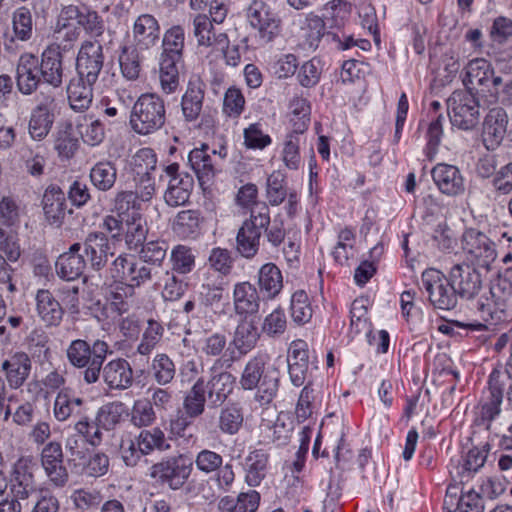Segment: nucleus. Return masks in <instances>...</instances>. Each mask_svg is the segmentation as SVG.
<instances>
[{
    "instance_id": "1",
    "label": "nucleus",
    "mask_w": 512,
    "mask_h": 512,
    "mask_svg": "<svg viewBox=\"0 0 512 512\" xmlns=\"http://www.w3.org/2000/svg\"><path fill=\"white\" fill-rule=\"evenodd\" d=\"M239 385L244 391L256 390L254 400L260 406L269 405L279 389V372L270 365V357L266 353H257L245 364Z\"/></svg>"
},
{
    "instance_id": "2",
    "label": "nucleus",
    "mask_w": 512,
    "mask_h": 512,
    "mask_svg": "<svg viewBox=\"0 0 512 512\" xmlns=\"http://www.w3.org/2000/svg\"><path fill=\"white\" fill-rule=\"evenodd\" d=\"M351 12L352 5L346 0H331L326 3L324 17L328 24L327 41L339 51H346L356 46L367 50L370 48V42L355 38L347 28Z\"/></svg>"
},
{
    "instance_id": "3",
    "label": "nucleus",
    "mask_w": 512,
    "mask_h": 512,
    "mask_svg": "<svg viewBox=\"0 0 512 512\" xmlns=\"http://www.w3.org/2000/svg\"><path fill=\"white\" fill-rule=\"evenodd\" d=\"M112 353L107 342L97 339L92 344L75 339L66 348V358L75 368L83 369V381L90 385L99 381L102 365Z\"/></svg>"
},
{
    "instance_id": "4",
    "label": "nucleus",
    "mask_w": 512,
    "mask_h": 512,
    "mask_svg": "<svg viewBox=\"0 0 512 512\" xmlns=\"http://www.w3.org/2000/svg\"><path fill=\"white\" fill-rule=\"evenodd\" d=\"M166 122L164 99L155 93H144L135 101L129 119L131 129L139 135H150Z\"/></svg>"
},
{
    "instance_id": "5",
    "label": "nucleus",
    "mask_w": 512,
    "mask_h": 512,
    "mask_svg": "<svg viewBox=\"0 0 512 512\" xmlns=\"http://www.w3.org/2000/svg\"><path fill=\"white\" fill-rule=\"evenodd\" d=\"M477 310L485 322L504 321L512 310V282L507 278L492 282L489 291L477 301Z\"/></svg>"
},
{
    "instance_id": "6",
    "label": "nucleus",
    "mask_w": 512,
    "mask_h": 512,
    "mask_svg": "<svg viewBox=\"0 0 512 512\" xmlns=\"http://www.w3.org/2000/svg\"><path fill=\"white\" fill-rule=\"evenodd\" d=\"M192 471V459L184 454H178L165 457L161 461L154 463L150 467L149 476L175 491L185 485Z\"/></svg>"
},
{
    "instance_id": "7",
    "label": "nucleus",
    "mask_w": 512,
    "mask_h": 512,
    "mask_svg": "<svg viewBox=\"0 0 512 512\" xmlns=\"http://www.w3.org/2000/svg\"><path fill=\"white\" fill-rule=\"evenodd\" d=\"M450 122L461 130L475 128L480 120V104L470 89L456 90L447 100Z\"/></svg>"
},
{
    "instance_id": "8",
    "label": "nucleus",
    "mask_w": 512,
    "mask_h": 512,
    "mask_svg": "<svg viewBox=\"0 0 512 512\" xmlns=\"http://www.w3.org/2000/svg\"><path fill=\"white\" fill-rule=\"evenodd\" d=\"M269 221V209L263 205L260 211H251L236 235V251L246 259L254 258L260 247V239L265 223Z\"/></svg>"
},
{
    "instance_id": "9",
    "label": "nucleus",
    "mask_w": 512,
    "mask_h": 512,
    "mask_svg": "<svg viewBox=\"0 0 512 512\" xmlns=\"http://www.w3.org/2000/svg\"><path fill=\"white\" fill-rule=\"evenodd\" d=\"M422 287L428 293L430 303L437 309H454L458 302V295L452 287L449 277L441 271L429 268L421 276Z\"/></svg>"
},
{
    "instance_id": "10",
    "label": "nucleus",
    "mask_w": 512,
    "mask_h": 512,
    "mask_svg": "<svg viewBox=\"0 0 512 512\" xmlns=\"http://www.w3.org/2000/svg\"><path fill=\"white\" fill-rule=\"evenodd\" d=\"M462 249L468 261L489 270L497 258L495 243L482 231L467 228L461 237Z\"/></svg>"
},
{
    "instance_id": "11",
    "label": "nucleus",
    "mask_w": 512,
    "mask_h": 512,
    "mask_svg": "<svg viewBox=\"0 0 512 512\" xmlns=\"http://www.w3.org/2000/svg\"><path fill=\"white\" fill-rule=\"evenodd\" d=\"M246 17L263 43L273 41L281 32V19L263 0H253L246 9Z\"/></svg>"
},
{
    "instance_id": "12",
    "label": "nucleus",
    "mask_w": 512,
    "mask_h": 512,
    "mask_svg": "<svg viewBox=\"0 0 512 512\" xmlns=\"http://www.w3.org/2000/svg\"><path fill=\"white\" fill-rule=\"evenodd\" d=\"M103 46L97 40L82 42L76 58V71L79 78L88 83H96L104 66Z\"/></svg>"
},
{
    "instance_id": "13",
    "label": "nucleus",
    "mask_w": 512,
    "mask_h": 512,
    "mask_svg": "<svg viewBox=\"0 0 512 512\" xmlns=\"http://www.w3.org/2000/svg\"><path fill=\"white\" fill-rule=\"evenodd\" d=\"M179 168L178 163H171L163 169L165 177L168 178L164 200L170 207L186 204L194 186L193 177L187 172H180Z\"/></svg>"
},
{
    "instance_id": "14",
    "label": "nucleus",
    "mask_w": 512,
    "mask_h": 512,
    "mask_svg": "<svg viewBox=\"0 0 512 512\" xmlns=\"http://www.w3.org/2000/svg\"><path fill=\"white\" fill-rule=\"evenodd\" d=\"M40 463L52 486L56 488L66 486L69 473L64 465V453L60 442L50 441L42 448Z\"/></svg>"
},
{
    "instance_id": "15",
    "label": "nucleus",
    "mask_w": 512,
    "mask_h": 512,
    "mask_svg": "<svg viewBox=\"0 0 512 512\" xmlns=\"http://www.w3.org/2000/svg\"><path fill=\"white\" fill-rule=\"evenodd\" d=\"M111 274L133 287H140L152 278L151 269L131 254H120L112 262Z\"/></svg>"
},
{
    "instance_id": "16",
    "label": "nucleus",
    "mask_w": 512,
    "mask_h": 512,
    "mask_svg": "<svg viewBox=\"0 0 512 512\" xmlns=\"http://www.w3.org/2000/svg\"><path fill=\"white\" fill-rule=\"evenodd\" d=\"M34 460L31 456H20L9 471V486L12 495L28 499L36 491Z\"/></svg>"
},
{
    "instance_id": "17",
    "label": "nucleus",
    "mask_w": 512,
    "mask_h": 512,
    "mask_svg": "<svg viewBox=\"0 0 512 512\" xmlns=\"http://www.w3.org/2000/svg\"><path fill=\"white\" fill-rule=\"evenodd\" d=\"M475 266L471 263H459L453 265L449 271L452 287L461 298L472 299L482 288V277Z\"/></svg>"
},
{
    "instance_id": "18",
    "label": "nucleus",
    "mask_w": 512,
    "mask_h": 512,
    "mask_svg": "<svg viewBox=\"0 0 512 512\" xmlns=\"http://www.w3.org/2000/svg\"><path fill=\"white\" fill-rule=\"evenodd\" d=\"M100 378L110 390L124 391L133 386L134 371L126 359L115 358L102 365Z\"/></svg>"
},
{
    "instance_id": "19",
    "label": "nucleus",
    "mask_w": 512,
    "mask_h": 512,
    "mask_svg": "<svg viewBox=\"0 0 512 512\" xmlns=\"http://www.w3.org/2000/svg\"><path fill=\"white\" fill-rule=\"evenodd\" d=\"M43 77L40 74L39 58L32 53H23L18 60L16 67V84L23 95L34 93Z\"/></svg>"
},
{
    "instance_id": "20",
    "label": "nucleus",
    "mask_w": 512,
    "mask_h": 512,
    "mask_svg": "<svg viewBox=\"0 0 512 512\" xmlns=\"http://www.w3.org/2000/svg\"><path fill=\"white\" fill-rule=\"evenodd\" d=\"M501 373L492 371L488 380V387L483 392L480 401V418L489 426L501 413L503 401V383L500 380Z\"/></svg>"
},
{
    "instance_id": "21",
    "label": "nucleus",
    "mask_w": 512,
    "mask_h": 512,
    "mask_svg": "<svg viewBox=\"0 0 512 512\" xmlns=\"http://www.w3.org/2000/svg\"><path fill=\"white\" fill-rule=\"evenodd\" d=\"M42 209L48 224L57 228L62 226L67 213H71L66 194L57 185H50L45 189L42 197Z\"/></svg>"
},
{
    "instance_id": "22",
    "label": "nucleus",
    "mask_w": 512,
    "mask_h": 512,
    "mask_svg": "<svg viewBox=\"0 0 512 512\" xmlns=\"http://www.w3.org/2000/svg\"><path fill=\"white\" fill-rule=\"evenodd\" d=\"M508 115L502 107L489 110L484 118L482 138L488 150H495L507 133Z\"/></svg>"
},
{
    "instance_id": "23",
    "label": "nucleus",
    "mask_w": 512,
    "mask_h": 512,
    "mask_svg": "<svg viewBox=\"0 0 512 512\" xmlns=\"http://www.w3.org/2000/svg\"><path fill=\"white\" fill-rule=\"evenodd\" d=\"M287 362L292 384L296 387L302 386L309 370V348L304 340L297 339L291 342Z\"/></svg>"
},
{
    "instance_id": "24",
    "label": "nucleus",
    "mask_w": 512,
    "mask_h": 512,
    "mask_svg": "<svg viewBox=\"0 0 512 512\" xmlns=\"http://www.w3.org/2000/svg\"><path fill=\"white\" fill-rule=\"evenodd\" d=\"M466 78L463 80L465 85L481 86L488 88L493 87V92H499V86L502 84V78L494 75V70L487 60L483 58H475L468 62L466 68Z\"/></svg>"
},
{
    "instance_id": "25",
    "label": "nucleus",
    "mask_w": 512,
    "mask_h": 512,
    "mask_svg": "<svg viewBox=\"0 0 512 512\" xmlns=\"http://www.w3.org/2000/svg\"><path fill=\"white\" fill-rule=\"evenodd\" d=\"M39 64L43 83L54 88L60 87L64 77L63 55L60 47L57 45L47 46L41 54Z\"/></svg>"
},
{
    "instance_id": "26",
    "label": "nucleus",
    "mask_w": 512,
    "mask_h": 512,
    "mask_svg": "<svg viewBox=\"0 0 512 512\" xmlns=\"http://www.w3.org/2000/svg\"><path fill=\"white\" fill-rule=\"evenodd\" d=\"M1 369L11 389L20 388L28 379L32 362L25 352H14L9 354L2 362Z\"/></svg>"
},
{
    "instance_id": "27",
    "label": "nucleus",
    "mask_w": 512,
    "mask_h": 512,
    "mask_svg": "<svg viewBox=\"0 0 512 512\" xmlns=\"http://www.w3.org/2000/svg\"><path fill=\"white\" fill-rule=\"evenodd\" d=\"M206 84L198 76L190 78L181 99V109L187 122L196 121L203 109Z\"/></svg>"
},
{
    "instance_id": "28",
    "label": "nucleus",
    "mask_w": 512,
    "mask_h": 512,
    "mask_svg": "<svg viewBox=\"0 0 512 512\" xmlns=\"http://www.w3.org/2000/svg\"><path fill=\"white\" fill-rule=\"evenodd\" d=\"M431 174L433 181L443 194L456 196L464 192V179L456 166L439 163L432 169Z\"/></svg>"
},
{
    "instance_id": "29",
    "label": "nucleus",
    "mask_w": 512,
    "mask_h": 512,
    "mask_svg": "<svg viewBox=\"0 0 512 512\" xmlns=\"http://www.w3.org/2000/svg\"><path fill=\"white\" fill-rule=\"evenodd\" d=\"M81 243L72 244L67 252L61 254L56 263L55 270L57 275L66 281H74L78 279L84 272L86 260L80 254Z\"/></svg>"
},
{
    "instance_id": "30",
    "label": "nucleus",
    "mask_w": 512,
    "mask_h": 512,
    "mask_svg": "<svg viewBox=\"0 0 512 512\" xmlns=\"http://www.w3.org/2000/svg\"><path fill=\"white\" fill-rule=\"evenodd\" d=\"M204 218L196 209L179 211L171 223L173 233L180 239H196L201 234Z\"/></svg>"
},
{
    "instance_id": "31",
    "label": "nucleus",
    "mask_w": 512,
    "mask_h": 512,
    "mask_svg": "<svg viewBox=\"0 0 512 512\" xmlns=\"http://www.w3.org/2000/svg\"><path fill=\"white\" fill-rule=\"evenodd\" d=\"M132 32L136 47L146 50L157 44L160 25L153 15L142 14L135 20Z\"/></svg>"
},
{
    "instance_id": "32",
    "label": "nucleus",
    "mask_w": 512,
    "mask_h": 512,
    "mask_svg": "<svg viewBox=\"0 0 512 512\" xmlns=\"http://www.w3.org/2000/svg\"><path fill=\"white\" fill-rule=\"evenodd\" d=\"M81 249H83V253L93 269L100 270L105 266L110 246L108 238L104 233H89L81 244Z\"/></svg>"
},
{
    "instance_id": "33",
    "label": "nucleus",
    "mask_w": 512,
    "mask_h": 512,
    "mask_svg": "<svg viewBox=\"0 0 512 512\" xmlns=\"http://www.w3.org/2000/svg\"><path fill=\"white\" fill-rule=\"evenodd\" d=\"M236 378L228 371L212 373L205 390L207 397L214 406L222 405L233 393Z\"/></svg>"
},
{
    "instance_id": "34",
    "label": "nucleus",
    "mask_w": 512,
    "mask_h": 512,
    "mask_svg": "<svg viewBox=\"0 0 512 512\" xmlns=\"http://www.w3.org/2000/svg\"><path fill=\"white\" fill-rule=\"evenodd\" d=\"M233 304L238 315L256 314L260 307V296L255 286L248 281L236 283Z\"/></svg>"
},
{
    "instance_id": "35",
    "label": "nucleus",
    "mask_w": 512,
    "mask_h": 512,
    "mask_svg": "<svg viewBox=\"0 0 512 512\" xmlns=\"http://www.w3.org/2000/svg\"><path fill=\"white\" fill-rule=\"evenodd\" d=\"M35 301L37 314L47 326H58L61 323L64 310L49 290L39 289Z\"/></svg>"
},
{
    "instance_id": "36",
    "label": "nucleus",
    "mask_w": 512,
    "mask_h": 512,
    "mask_svg": "<svg viewBox=\"0 0 512 512\" xmlns=\"http://www.w3.org/2000/svg\"><path fill=\"white\" fill-rule=\"evenodd\" d=\"M257 284L264 298L275 299L283 289V275L279 267L272 262L262 265L258 271Z\"/></svg>"
},
{
    "instance_id": "37",
    "label": "nucleus",
    "mask_w": 512,
    "mask_h": 512,
    "mask_svg": "<svg viewBox=\"0 0 512 512\" xmlns=\"http://www.w3.org/2000/svg\"><path fill=\"white\" fill-rule=\"evenodd\" d=\"M85 79L74 77L67 86L69 106L75 112H85L93 101V85Z\"/></svg>"
},
{
    "instance_id": "38",
    "label": "nucleus",
    "mask_w": 512,
    "mask_h": 512,
    "mask_svg": "<svg viewBox=\"0 0 512 512\" xmlns=\"http://www.w3.org/2000/svg\"><path fill=\"white\" fill-rule=\"evenodd\" d=\"M84 400L77 396L71 389H61L54 401V417L60 421H66L72 416H79L82 413Z\"/></svg>"
},
{
    "instance_id": "39",
    "label": "nucleus",
    "mask_w": 512,
    "mask_h": 512,
    "mask_svg": "<svg viewBox=\"0 0 512 512\" xmlns=\"http://www.w3.org/2000/svg\"><path fill=\"white\" fill-rule=\"evenodd\" d=\"M193 28L199 46L225 47L227 45V35L225 33L216 34L212 21L207 15H196L193 19Z\"/></svg>"
},
{
    "instance_id": "40",
    "label": "nucleus",
    "mask_w": 512,
    "mask_h": 512,
    "mask_svg": "<svg viewBox=\"0 0 512 512\" xmlns=\"http://www.w3.org/2000/svg\"><path fill=\"white\" fill-rule=\"evenodd\" d=\"M261 496L256 490L241 492L236 498L222 497L217 505L219 512H256L260 505Z\"/></svg>"
},
{
    "instance_id": "41",
    "label": "nucleus",
    "mask_w": 512,
    "mask_h": 512,
    "mask_svg": "<svg viewBox=\"0 0 512 512\" xmlns=\"http://www.w3.org/2000/svg\"><path fill=\"white\" fill-rule=\"evenodd\" d=\"M490 448L491 446L488 442H483L478 446L472 447L462 456L457 467V473L460 476L461 482L467 481L472 473H476L484 466Z\"/></svg>"
},
{
    "instance_id": "42",
    "label": "nucleus",
    "mask_w": 512,
    "mask_h": 512,
    "mask_svg": "<svg viewBox=\"0 0 512 512\" xmlns=\"http://www.w3.org/2000/svg\"><path fill=\"white\" fill-rule=\"evenodd\" d=\"M302 142L303 133L288 132L285 135L280 156L286 169L297 171L303 165L300 152Z\"/></svg>"
},
{
    "instance_id": "43",
    "label": "nucleus",
    "mask_w": 512,
    "mask_h": 512,
    "mask_svg": "<svg viewBox=\"0 0 512 512\" xmlns=\"http://www.w3.org/2000/svg\"><path fill=\"white\" fill-rule=\"evenodd\" d=\"M188 162L201 184L209 182L216 173L207 145L193 149L188 155Z\"/></svg>"
},
{
    "instance_id": "44",
    "label": "nucleus",
    "mask_w": 512,
    "mask_h": 512,
    "mask_svg": "<svg viewBox=\"0 0 512 512\" xmlns=\"http://www.w3.org/2000/svg\"><path fill=\"white\" fill-rule=\"evenodd\" d=\"M259 332L251 320H242L236 327L231 345L240 356L248 354L257 344Z\"/></svg>"
},
{
    "instance_id": "45",
    "label": "nucleus",
    "mask_w": 512,
    "mask_h": 512,
    "mask_svg": "<svg viewBox=\"0 0 512 512\" xmlns=\"http://www.w3.org/2000/svg\"><path fill=\"white\" fill-rule=\"evenodd\" d=\"M207 394L204 378H198L183 397V410L192 418H198L205 412Z\"/></svg>"
},
{
    "instance_id": "46",
    "label": "nucleus",
    "mask_w": 512,
    "mask_h": 512,
    "mask_svg": "<svg viewBox=\"0 0 512 512\" xmlns=\"http://www.w3.org/2000/svg\"><path fill=\"white\" fill-rule=\"evenodd\" d=\"M288 118L292 126L290 132L305 133L310 124V102L301 96H294L289 103Z\"/></svg>"
},
{
    "instance_id": "47",
    "label": "nucleus",
    "mask_w": 512,
    "mask_h": 512,
    "mask_svg": "<svg viewBox=\"0 0 512 512\" xmlns=\"http://www.w3.org/2000/svg\"><path fill=\"white\" fill-rule=\"evenodd\" d=\"M77 24L85 33L97 40L105 31V22L97 11L87 5H76Z\"/></svg>"
},
{
    "instance_id": "48",
    "label": "nucleus",
    "mask_w": 512,
    "mask_h": 512,
    "mask_svg": "<svg viewBox=\"0 0 512 512\" xmlns=\"http://www.w3.org/2000/svg\"><path fill=\"white\" fill-rule=\"evenodd\" d=\"M183 63L182 58L161 54L159 77L162 90L173 93L179 85V68Z\"/></svg>"
},
{
    "instance_id": "49",
    "label": "nucleus",
    "mask_w": 512,
    "mask_h": 512,
    "mask_svg": "<svg viewBox=\"0 0 512 512\" xmlns=\"http://www.w3.org/2000/svg\"><path fill=\"white\" fill-rule=\"evenodd\" d=\"M268 454L257 449L248 454L245 459V481L250 487L258 486L266 476Z\"/></svg>"
},
{
    "instance_id": "50",
    "label": "nucleus",
    "mask_w": 512,
    "mask_h": 512,
    "mask_svg": "<svg viewBox=\"0 0 512 512\" xmlns=\"http://www.w3.org/2000/svg\"><path fill=\"white\" fill-rule=\"evenodd\" d=\"M54 122V115L46 104L37 105L29 120V134L34 140L44 139Z\"/></svg>"
},
{
    "instance_id": "51",
    "label": "nucleus",
    "mask_w": 512,
    "mask_h": 512,
    "mask_svg": "<svg viewBox=\"0 0 512 512\" xmlns=\"http://www.w3.org/2000/svg\"><path fill=\"white\" fill-rule=\"evenodd\" d=\"M123 236L129 250H137L146 240L148 228L142 214H133L124 220Z\"/></svg>"
},
{
    "instance_id": "52",
    "label": "nucleus",
    "mask_w": 512,
    "mask_h": 512,
    "mask_svg": "<svg viewBox=\"0 0 512 512\" xmlns=\"http://www.w3.org/2000/svg\"><path fill=\"white\" fill-rule=\"evenodd\" d=\"M244 422L243 409L237 402H230L221 408L218 417V428L223 434L235 435Z\"/></svg>"
},
{
    "instance_id": "53",
    "label": "nucleus",
    "mask_w": 512,
    "mask_h": 512,
    "mask_svg": "<svg viewBox=\"0 0 512 512\" xmlns=\"http://www.w3.org/2000/svg\"><path fill=\"white\" fill-rule=\"evenodd\" d=\"M224 278L213 272H206L199 288V296L205 306H212L223 298Z\"/></svg>"
},
{
    "instance_id": "54",
    "label": "nucleus",
    "mask_w": 512,
    "mask_h": 512,
    "mask_svg": "<svg viewBox=\"0 0 512 512\" xmlns=\"http://www.w3.org/2000/svg\"><path fill=\"white\" fill-rule=\"evenodd\" d=\"M91 183L99 191H109L117 179L115 163L108 160L97 162L90 170Z\"/></svg>"
},
{
    "instance_id": "55",
    "label": "nucleus",
    "mask_w": 512,
    "mask_h": 512,
    "mask_svg": "<svg viewBox=\"0 0 512 512\" xmlns=\"http://www.w3.org/2000/svg\"><path fill=\"white\" fill-rule=\"evenodd\" d=\"M171 272L186 275L196 265V254L193 248L184 244L174 246L170 253Z\"/></svg>"
},
{
    "instance_id": "56",
    "label": "nucleus",
    "mask_w": 512,
    "mask_h": 512,
    "mask_svg": "<svg viewBox=\"0 0 512 512\" xmlns=\"http://www.w3.org/2000/svg\"><path fill=\"white\" fill-rule=\"evenodd\" d=\"M138 444L141 445L142 450L146 455L154 451L165 452L171 449V444L168 441L164 431L159 427L142 430L138 436Z\"/></svg>"
},
{
    "instance_id": "57",
    "label": "nucleus",
    "mask_w": 512,
    "mask_h": 512,
    "mask_svg": "<svg viewBox=\"0 0 512 512\" xmlns=\"http://www.w3.org/2000/svg\"><path fill=\"white\" fill-rule=\"evenodd\" d=\"M14 37L22 42L29 41L33 35V16L27 6L16 8L11 16Z\"/></svg>"
},
{
    "instance_id": "58",
    "label": "nucleus",
    "mask_w": 512,
    "mask_h": 512,
    "mask_svg": "<svg viewBox=\"0 0 512 512\" xmlns=\"http://www.w3.org/2000/svg\"><path fill=\"white\" fill-rule=\"evenodd\" d=\"M76 129L83 142L90 146L99 145L105 138L102 122L98 119H93L91 116L81 117L76 124Z\"/></svg>"
},
{
    "instance_id": "59",
    "label": "nucleus",
    "mask_w": 512,
    "mask_h": 512,
    "mask_svg": "<svg viewBox=\"0 0 512 512\" xmlns=\"http://www.w3.org/2000/svg\"><path fill=\"white\" fill-rule=\"evenodd\" d=\"M289 190L286 187V177L279 171H273L266 180V198L271 206L281 205L287 197Z\"/></svg>"
},
{
    "instance_id": "60",
    "label": "nucleus",
    "mask_w": 512,
    "mask_h": 512,
    "mask_svg": "<svg viewBox=\"0 0 512 512\" xmlns=\"http://www.w3.org/2000/svg\"><path fill=\"white\" fill-rule=\"evenodd\" d=\"M151 371L156 383L165 386L175 378L176 365L167 354L158 353L152 360Z\"/></svg>"
},
{
    "instance_id": "61",
    "label": "nucleus",
    "mask_w": 512,
    "mask_h": 512,
    "mask_svg": "<svg viewBox=\"0 0 512 512\" xmlns=\"http://www.w3.org/2000/svg\"><path fill=\"white\" fill-rule=\"evenodd\" d=\"M135 296V287L118 280L110 289L111 304L119 314L126 313Z\"/></svg>"
},
{
    "instance_id": "62",
    "label": "nucleus",
    "mask_w": 512,
    "mask_h": 512,
    "mask_svg": "<svg viewBox=\"0 0 512 512\" xmlns=\"http://www.w3.org/2000/svg\"><path fill=\"white\" fill-rule=\"evenodd\" d=\"M119 64L127 80H136L141 72V59L136 46H124L119 55Z\"/></svg>"
},
{
    "instance_id": "63",
    "label": "nucleus",
    "mask_w": 512,
    "mask_h": 512,
    "mask_svg": "<svg viewBox=\"0 0 512 512\" xmlns=\"http://www.w3.org/2000/svg\"><path fill=\"white\" fill-rule=\"evenodd\" d=\"M185 33L184 29L179 26H172L168 29L162 40L163 55L174 56L176 58L183 57Z\"/></svg>"
},
{
    "instance_id": "64",
    "label": "nucleus",
    "mask_w": 512,
    "mask_h": 512,
    "mask_svg": "<svg viewBox=\"0 0 512 512\" xmlns=\"http://www.w3.org/2000/svg\"><path fill=\"white\" fill-rule=\"evenodd\" d=\"M23 208L20 201L11 195L3 196L0 200V224L13 227L19 224Z\"/></svg>"
}]
</instances>
